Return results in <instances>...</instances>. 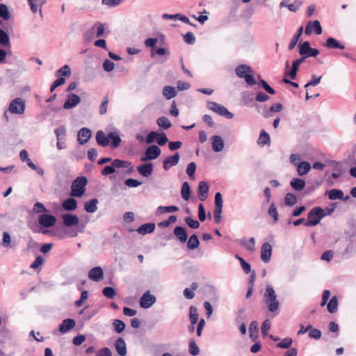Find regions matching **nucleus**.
I'll list each match as a JSON object with an SVG mask.
<instances>
[{
	"label": "nucleus",
	"mask_w": 356,
	"mask_h": 356,
	"mask_svg": "<svg viewBox=\"0 0 356 356\" xmlns=\"http://www.w3.org/2000/svg\"><path fill=\"white\" fill-rule=\"evenodd\" d=\"M0 245L4 248H11V236L7 232H3V237Z\"/></svg>",
	"instance_id": "obj_47"
},
{
	"label": "nucleus",
	"mask_w": 356,
	"mask_h": 356,
	"mask_svg": "<svg viewBox=\"0 0 356 356\" xmlns=\"http://www.w3.org/2000/svg\"><path fill=\"white\" fill-rule=\"evenodd\" d=\"M302 31H303V27L301 26L298 29V30L297 31L296 34L293 36V38L289 44V50H292L296 47L298 40L300 39V38L302 33Z\"/></svg>",
	"instance_id": "obj_41"
},
{
	"label": "nucleus",
	"mask_w": 356,
	"mask_h": 356,
	"mask_svg": "<svg viewBox=\"0 0 356 356\" xmlns=\"http://www.w3.org/2000/svg\"><path fill=\"white\" fill-rule=\"evenodd\" d=\"M112 165L114 166V168H127L131 166V162L128 161H123L120 159H114L112 161Z\"/></svg>",
	"instance_id": "obj_44"
},
{
	"label": "nucleus",
	"mask_w": 356,
	"mask_h": 356,
	"mask_svg": "<svg viewBox=\"0 0 356 356\" xmlns=\"http://www.w3.org/2000/svg\"><path fill=\"white\" fill-rule=\"evenodd\" d=\"M189 318L192 324H196L198 321L199 314L197 308L194 306L190 307Z\"/></svg>",
	"instance_id": "obj_49"
},
{
	"label": "nucleus",
	"mask_w": 356,
	"mask_h": 356,
	"mask_svg": "<svg viewBox=\"0 0 356 356\" xmlns=\"http://www.w3.org/2000/svg\"><path fill=\"white\" fill-rule=\"evenodd\" d=\"M272 255V246L268 243H264L261 249V259L268 263L270 261Z\"/></svg>",
	"instance_id": "obj_16"
},
{
	"label": "nucleus",
	"mask_w": 356,
	"mask_h": 356,
	"mask_svg": "<svg viewBox=\"0 0 356 356\" xmlns=\"http://www.w3.org/2000/svg\"><path fill=\"white\" fill-rule=\"evenodd\" d=\"M270 138L269 134L264 130L261 131L257 140L258 145L264 147L266 145H270Z\"/></svg>",
	"instance_id": "obj_38"
},
{
	"label": "nucleus",
	"mask_w": 356,
	"mask_h": 356,
	"mask_svg": "<svg viewBox=\"0 0 356 356\" xmlns=\"http://www.w3.org/2000/svg\"><path fill=\"white\" fill-rule=\"evenodd\" d=\"M223 206L222 196L220 193L218 192L215 195V209H222Z\"/></svg>",
	"instance_id": "obj_61"
},
{
	"label": "nucleus",
	"mask_w": 356,
	"mask_h": 356,
	"mask_svg": "<svg viewBox=\"0 0 356 356\" xmlns=\"http://www.w3.org/2000/svg\"><path fill=\"white\" fill-rule=\"evenodd\" d=\"M293 343V339L290 337H286L282 339L280 343L277 344V347L280 348H289Z\"/></svg>",
	"instance_id": "obj_54"
},
{
	"label": "nucleus",
	"mask_w": 356,
	"mask_h": 356,
	"mask_svg": "<svg viewBox=\"0 0 356 356\" xmlns=\"http://www.w3.org/2000/svg\"><path fill=\"white\" fill-rule=\"evenodd\" d=\"M56 222V218L52 215L42 214L38 218V223L43 227H52Z\"/></svg>",
	"instance_id": "obj_13"
},
{
	"label": "nucleus",
	"mask_w": 356,
	"mask_h": 356,
	"mask_svg": "<svg viewBox=\"0 0 356 356\" xmlns=\"http://www.w3.org/2000/svg\"><path fill=\"white\" fill-rule=\"evenodd\" d=\"M209 185L207 182L201 181L199 182L197 188L198 197L200 201L204 202L208 197Z\"/></svg>",
	"instance_id": "obj_20"
},
{
	"label": "nucleus",
	"mask_w": 356,
	"mask_h": 356,
	"mask_svg": "<svg viewBox=\"0 0 356 356\" xmlns=\"http://www.w3.org/2000/svg\"><path fill=\"white\" fill-rule=\"evenodd\" d=\"M92 135L91 130L88 128L83 127L78 132V141L80 145L86 144L89 139L90 138Z\"/></svg>",
	"instance_id": "obj_19"
},
{
	"label": "nucleus",
	"mask_w": 356,
	"mask_h": 356,
	"mask_svg": "<svg viewBox=\"0 0 356 356\" xmlns=\"http://www.w3.org/2000/svg\"><path fill=\"white\" fill-rule=\"evenodd\" d=\"M324 46L326 48L330 49H345V46L334 38H327L325 43L324 44Z\"/></svg>",
	"instance_id": "obj_28"
},
{
	"label": "nucleus",
	"mask_w": 356,
	"mask_h": 356,
	"mask_svg": "<svg viewBox=\"0 0 356 356\" xmlns=\"http://www.w3.org/2000/svg\"><path fill=\"white\" fill-rule=\"evenodd\" d=\"M338 308V298L336 296L331 298L329 302L327 303V309L330 313H335Z\"/></svg>",
	"instance_id": "obj_40"
},
{
	"label": "nucleus",
	"mask_w": 356,
	"mask_h": 356,
	"mask_svg": "<svg viewBox=\"0 0 356 356\" xmlns=\"http://www.w3.org/2000/svg\"><path fill=\"white\" fill-rule=\"evenodd\" d=\"M180 159V156L178 152H176L174 155L167 156L163 161V168L165 171H168L172 168L178 164Z\"/></svg>",
	"instance_id": "obj_12"
},
{
	"label": "nucleus",
	"mask_w": 356,
	"mask_h": 356,
	"mask_svg": "<svg viewBox=\"0 0 356 356\" xmlns=\"http://www.w3.org/2000/svg\"><path fill=\"white\" fill-rule=\"evenodd\" d=\"M96 140L99 145L102 147H106L109 144V137L106 136L104 132L99 130L96 134Z\"/></svg>",
	"instance_id": "obj_29"
},
{
	"label": "nucleus",
	"mask_w": 356,
	"mask_h": 356,
	"mask_svg": "<svg viewBox=\"0 0 356 356\" xmlns=\"http://www.w3.org/2000/svg\"><path fill=\"white\" fill-rule=\"evenodd\" d=\"M326 216L325 211L321 207H314L308 213V219L305 222L307 227L315 226L318 225L321 220Z\"/></svg>",
	"instance_id": "obj_4"
},
{
	"label": "nucleus",
	"mask_w": 356,
	"mask_h": 356,
	"mask_svg": "<svg viewBox=\"0 0 356 356\" xmlns=\"http://www.w3.org/2000/svg\"><path fill=\"white\" fill-rule=\"evenodd\" d=\"M103 295L108 298H113L116 293L115 289L111 286L105 287L102 291Z\"/></svg>",
	"instance_id": "obj_59"
},
{
	"label": "nucleus",
	"mask_w": 356,
	"mask_h": 356,
	"mask_svg": "<svg viewBox=\"0 0 356 356\" xmlns=\"http://www.w3.org/2000/svg\"><path fill=\"white\" fill-rule=\"evenodd\" d=\"M259 86H261L267 92H268L270 95H275V90L270 87L266 81L261 79L260 82L259 83Z\"/></svg>",
	"instance_id": "obj_63"
},
{
	"label": "nucleus",
	"mask_w": 356,
	"mask_h": 356,
	"mask_svg": "<svg viewBox=\"0 0 356 356\" xmlns=\"http://www.w3.org/2000/svg\"><path fill=\"white\" fill-rule=\"evenodd\" d=\"M305 61V58H300L293 60L292 68L289 72V76L291 79H295L296 78L297 72L300 65Z\"/></svg>",
	"instance_id": "obj_33"
},
{
	"label": "nucleus",
	"mask_w": 356,
	"mask_h": 356,
	"mask_svg": "<svg viewBox=\"0 0 356 356\" xmlns=\"http://www.w3.org/2000/svg\"><path fill=\"white\" fill-rule=\"evenodd\" d=\"M63 208L67 211H72L77 208V202L74 198H67L62 203Z\"/></svg>",
	"instance_id": "obj_30"
},
{
	"label": "nucleus",
	"mask_w": 356,
	"mask_h": 356,
	"mask_svg": "<svg viewBox=\"0 0 356 356\" xmlns=\"http://www.w3.org/2000/svg\"><path fill=\"white\" fill-rule=\"evenodd\" d=\"M177 94V91L175 87L170 86H165L163 89V95L167 99H170L175 97Z\"/></svg>",
	"instance_id": "obj_37"
},
{
	"label": "nucleus",
	"mask_w": 356,
	"mask_h": 356,
	"mask_svg": "<svg viewBox=\"0 0 356 356\" xmlns=\"http://www.w3.org/2000/svg\"><path fill=\"white\" fill-rule=\"evenodd\" d=\"M109 139L111 140V147L114 149L119 147L121 143V138L118 133L115 131H111L108 134Z\"/></svg>",
	"instance_id": "obj_36"
},
{
	"label": "nucleus",
	"mask_w": 356,
	"mask_h": 356,
	"mask_svg": "<svg viewBox=\"0 0 356 356\" xmlns=\"http://www.w3.org/2000/svg\"><path fill=\"white\" fill-rule=\"evenodd\" d=\"M10 44L8 35L2 29H0V45L6 47Z\"/></svg>",
	"instance_id": "obj_52"
},
{
	"label": "nucleus",
	"mask_w": 356,
	"mask_h": 356,
	"mask_svg": "<svg viewBox=\"0 0 356 356\" xmlns=\"http://www.w3.org/2000/svg\"><path fill=\"white\" fill-rule=\"evenodd\" d=\"M299 54L302 56L301 58L305 59L307 57H316L319 51L312 48L309 42L305 41L299 44Z\"/></svg>",
	"instance_id": "obj_6"
},
{
	"label": "nucleus",
	"mask_w": 356,
	"mask_h": 356,
	"mask_svg": "<svg viewBox=\"0 0 356 356\" xmlns=\"http://www.w3.org/2000/svg\"><path fill=\"white\" fill-rule=\"evenodd\" d=\"M153 164L152 163H147L139 165L137 168V171L141 176L144 177H148L152 175L153 172Z\"/></svg>",
	"instance_id": "obj_25"
},
{
	"label": "nucleus",
	"mask_w": 356,
	"mask_h": 356,
	"mask_svg": "<svg viewBox=\"0 0 356 356\" xmlns=\"http://www.w3.org/2000/svg\"><path fill=\"white\" fill-rule=\"evenodd\" d=\"M87 183L88 180L86 177H78L72 183L70 195L72 197H81L86 191Z\"/></svg>",
	"instance_id": "obj_2"
},
{
	"label": "nucleus",
	"mask_w": 356,
	"mask_h": 356,
	"mask_svg": "<svg viewBox=\"0 0 356 356\" xmlns=\"http://www.w3.org/2000/svg\"><path fill=\"white\" fill-rule=\"evenodd\" d=\"M155 229V225L154 223H145L142 225H140L139 227L137 228L136 231L138 233L142 235H145L147 234H150L153 232Z\"/></svg>",
	"instance_id": "obj_31"
},
{
	"label": "nucleus",
	"mask_w": 356,
	"mask_h": 356,
	"mask_svg": "<svg viewBox=\"0 0 356 356\" xmlns=\"http://www.w3.org/2000/svg\"><path fill=\"white\" fill-rule=\"evenodd\" d=\"M189 353L193 356H196L200 353V348L196 344L195 340L191 339L188 343Z\"/></svg>",
	"instance_id": "obj_46"
},
{
	"label": "nucleus",
	"mask_w": 356,
	"mask_h": 356,
	"mask_svg": "<svg viewBox=\"0 0 356 356\" xmlns=\"http://www.w3.org/2000/svg\"><path fill=\"white\" fill-rule=\"evenodd\" d=\"M282 109V105L280 103H277L271 106L268 111H264V112H262V115L266 118H268L271 116V113H277L281 111Z\"/></svg>",
	"instance_id": "obj_39"
},
{
	"label": "nucleus",
	"mask_w": 356,
	"mask_h": 356,
	"mask_svg": "<svg viewBox=\"0 0 356 356\" xmlns=\"http://www.w3.org/2000/svg\"><path fill=\"white\" fill-rule=\"evenodd\" d=\"M76 325V322L72 318H66L60 324L58 330L60 333L65 334L72 330Z\"/></svg>",
	"instance_id": "obj_17"
},
{
	"label": "nucleus",
	"mask_w": 356,
	"mask_h": 356,
	"mask_svg": "<svg viewBox=\"0 0 356 356\" xmlns=\"http://www.w3.org/2000/svg\"><path fill=\"white\" fill-rule=\"evenodd\" d=\"M200 245V241L196 234L192 235L188 242H187V248L189 250H194L197 248Z\"/></svg>",
	"instance_id": "obj_43"
},
{
	"label": "nucleus",
	"mask_w": 356,
	"mask_h": 356,
	"mask_svg": "<svg viewBox=\"0 0 356 356\" xmlns=\"http://www.w3.org/2000/svg\"><path fill=\"white\" fill-rule=\"evenodd\" d=\"M313 32H315L316 34L320 35L322 33V28L319 21H309L307 22L305 33L307 35H311Z\"/></svg>",
	"instance_id": "obj_11"
},
{
	"label": "nucleus",
	"mask_w": 356,
	"mask_h": 356,
	"mask_svg": "<svg viewBox=\"0 0 356 356\" xmlns=\"http://www.w3.org/2000/svg\"><path fill=\"white\" fill-rule=\"evenodd\" d=\"M156 300V297L147 291L140 299V305L143 309H148L155 303Z\"/></svg>",
	"instance_id": "obj_10"
},
{
	"label": "nucleus",
	"mask_w": 356,
	"mask_h": 356,
	"mask_svg": "<svg viewBox=\"0 0 356 356\" xmlns=\"http://www.w3.org/2000/svg\"><path fill=\"white\" fill-rule=\"evenodd\" d=\"M326 194L328 195L329 199L331 200H341L346 202L350 199L349 195L344 196L343 191L339 189H331L326 191Z\"/></svg>",
	"instance_id": "obj_15"
},
{
	"label": "nucleus",
	"mask_w": 356,
	"mask_h": 356,
	"mask_svg": "<svg viewBox=\"0 0 356 356\" xmlns=\"http://www.w3.org/2000/svg\"><path fill=\"white\" fill-rule=\"evenodd\" d=\"M46 1L47 0H27L31 12L33 13L39 12L41 16H42V7L46 3Z\"/></svg>",
	"instance_id": "obj_21"
},
{
	"label": "nucleus",
	"mask_w": 356,
	"mask_h": 356,
	"mask_svg": "<svg viewBox=\"0 0 356 356\" xmlns=\"http://www.w3.org/2000/svg\"><path fill=\"white\" fill-rule=\"evenodd\" d=\"M113 325L114 326L115 331L118 333H121L123 332L126 326L125 323L122 321L118 319L114 320Z\"/></svg>",
	"instance_id": "obj_53"
},
{
	"label": "nucleus",
	"mask_w": 356,
	"mask_h": 356,
	"mask_svg": "<svg viewBox=\"0 0 356 356\" xmlns=\"http://www.w3.org/2000/svg\"><path fill=\"white\" fill-rule=\"evenodd\" d=\"M207 108L217 114L226 118L227 119L233 118V114L229 112L224 106L214 102H209Z\"/></svg>",
	"instance_id": "obj_5"
},
{
	"label": "nucleus",
	"mask_w": 356,
	"mask_h": 356,
	"mask_svg": "<svg viewBox=\"0 0 356 356\" xmlns=\"http://www.w3.org/2000/svg\"><path fill=\"white\" fill-rule=\"evenodd\" d=\"M211 145L212 149L215 152H221L225 147V143L222 138L217 135L211 137Z\"/></svg>",
	"instance_id": "obj_23"
},
{
	"label": "nucleus",
	"mask_w": 356,
	"mask_h": 356,
	"mask_svg": "<svg viewBox=\"0 0 356 356\" xmlns=\"http://www.w3.org/2000/svg\"><path fill=\"white\" fill-rule=\"evenodd\" d=\"M124 184L129 188H136L140 186L142 182L132 178H129L125 180Z\"/></svg>",
	"instance_id": "obj_60"
},
{
	"label": "nucleus",
	"mask_w": 356,
	"mask_h": 356,
	"mask_svg": "<svg viewBox=\"0 0 356 356\" xmlns=\"http://www.w3.org/2000/svg\"><path fill=\"white\" fill-rule=\"evenodd\" d=\"M63 225L66 227L77 225L79 222V218L77 216L70 213L63 214L62 216Z\"/></svg>",
	"instance_id": "obj_24"
},
{
	"label": "nucleus",
	"mask_w": 356,
	"mask_h": 356,
	"mask_svg": "<svg viewBox=\"0 0 356 356\" xmlns=\"http://www.w3.org/2000/svg\"><path fill=\"white\" fill-rule=\"evenodd\" d=\"M81 102V98L77 95L70 93L67 95V99L63 104V108L66 110L76 107Z\"/></svg>",
	"instance_id": "obj_14"
},
{
	"label": "nucleus",
	"mask_w": 356,
	"mask_h": 356,
	"mask_svg": "<svg viewBox=\"0 0 356 356\" xmlns=\"http://www.w3.org/2000/svg\"><path fill=\"white\" fill-rule=\"evenodd\" d=\"M93 30L96 29V37L99 38L102 36L104 32V26L101 22H97L94 24L92 28Z\"/></svg>",
	"instance_id": "obj_57"
},
{
	"label": "nucleus",
	"mask_w": 356,
	"mask_h": 356,
	"mask_svg": "<svg viewBox=\"0 0 356 356\" xmlns=\"http://www.w3.org/2000/svg\"><path fill=\"white\" fill-rule=\"evenodd\" d=\"M236 74L241 79H244L249 86L256 84V80L252 76V68L247 65H240L235 70Z\"/></svg>",
	"instance_id": "obj_3"
},
{
	"label": "nucleus",
	"mask_w": 356,
	"mask_h": 356,
	"mask_svg": "<svg viewBox=\"0 0 356 356\" xmlns=\"http://www.w3.org/2000/svg\"><path fill=\"white\" fill-rule=\"evenodd\" d=\"M264 300L268 305V309L270 312H275L278 310L280 302L277 299L275 291L271 285L266 286V291L264 294Z\"/></svg>",
	"instance_id": "obj_1"
},
{
	"label": "nucleus",
	"mask_w": 356,
	"mask_h": 356,
	"mask_svg": "<svg viewBox=\"0 0 356 356\" xmlns=\"http://www.w3.org/2000/svg\"><path fill=\"white\" fill-rule=\"evenodd\" d=\"M311 170V165L307 161H301L297 165V172L300 176L307 174Z\"/></svg>",
	"instance_id": "obj_32"
},
{
	"label": "nucleus",
	"mask_w": 356,
	"mask_h": 356,
	"mask_svg": "<svg viewBox=\"0 0 356 356\" xmlns=\"http://www.w3.org/2000/svg\"><path fill=\"white\" fill-rule=\"evenodd\" d=\"M181 195L184 200H188L191 197V188L187 181L184 182L182 184Z\"/></svg>",
	"instance_id": "obj_42"
},
{
	"label": "nucleus",
	"mask_w": 356,
	"mask_h": 356,
	"mask_svg": "<svg viewBox=\"0 0 356 356\" xmlns=\"http://www.w3.org/2000/svg\"><path fill=\"white\" fill-rule=\"evenodd\" d=\"M290 185L295 191H300L305 187V181L300 178H293L291 180Z\"/></svg>",
	"instance_id": "obj_35"
},
{
	"label": "nucleus",
	"mask_w": 356,
	"mask_h": 356,
	"mask_svg": "<svg viewBox=\"0 0 356 356\" xmlns=\"http://www.w3.org/2000/svg\"><path fill=\"white\" fill-rule=\"evenodd\" d=\"M177 211H179V207L177 206H160L157 208V213L175 212Z\"/></svg>",
	"instance_id": "obj_55"
},
{
	"label": "nucleus",
	"mask_w": 356,
	"mask_h": 356,
	"mask_svg": "<svg viewBox=\"0 0 356 356\" xmlns=\"http://www.w3.org/2000/svg\"><path fill=\"white\" fill-rule=\"evenodd\" d=\"M161 153V149L156 145L149 146L145 151V154L140 158L141 161L154 160L157 159Z\"/></svg>",
	"instance_id": "obj_7"
},
{
	"label": "nucleus",
	"mask_w": 356,
	"mask_h": 356,
	"mask_svg": "<svg viewBox=\"0 0 356 356\" xmlns=\"http://www.w3.org/2000/svg\"><path fill=\"white\" fill-rule=\"evenodd\" d=\"M115 348L120 356H125L127 355V346L122 337L117 339L115 342Z\"/></svg>",
	"instance_id": "obj_26"
},
{
	"label": "nucleus",
	"mask_w": 356,
	"mask_h": 356,
	"mask_svg": "<svg viewBox=\"0 0 356 356\" xmlns=\"http://www.w3.org/2000/svg\"><path fill=\"white\" fill-rule=\"evenodd\" d=\"M97 356H112V352L109 348L105 347L97 350Z\"/></svg>",
	"instance_id": "obj_64"
},
{
	"label": "nucleus",
	"mask_w": 356,
	"mask_h": 356,
	"mask_svg": "<svg viewBox=\"0 0 356 356\" xmlns=\"http://www.w3.org/2000/svg\"><path fill=\"white\" fill-rule=\"evenodd\" d=\"M0 17L4 20H8L10 17V13L6 5L0 3Z\"/></svg>",
	"instance_id": "obj_51"
},
{
	"label": "nucleus",
	"mask_w": 356,
	"mask_h": 356,
	"mask_svg": "<svg viewBox=\"0 0 356 356\" xmlns=\"http://www.w3.org/2000/svg\"><path fill=\"white\" fill-rule=\"evenodd\" d=\"M196 170V164L194 162H191L186 168V173L192 179H195V172Z\"/></svg>",
	"instance_id": "obj_58"
},
{
	"label": "nucleus",
	"mask_w": 356,
	"mask_h": 356,
	"mask_svg": "<svg viewBox=\"0 0 356 356\" xmlns=\"http://www.w3.org/2000/svg\"><path fill=\"white\" fill-rule=\"evenodd\" d=\"M174 234L177 238L182 243L187 241L188 234L186 230L183 227L177 226L174 229Z\"/></svg>",
	"instance_id": "obj_27"
},
{
	"label": "nucleus",
	"mask_w": 356,
	"mask_h": 356,
	"mask_svg": "<svg viewBox=\"0 0 356 356\" xmlns=\"http://www.w3.org/2000/svg\"><path fill=\"white\" fill-rule=\"evenodd\" d=\"M56 74L57 76H59L60 77H61L62 76H70L71 75L70 67L68 65H65L59 70H58Z\"/></svg>",
	"instance_id": "obj_50"
},
{
	"label": "nucleus",
	"mask_w": 356,
	"mask_h": 356,
	"mask_svg": "<svg viewBox=\"0 0 356 356\" xmlns=\"http://www.w3.org/2000/svg\"><path fill=\"white\" fill-rule=\"evenodd\" d=\"M99 201L97 198L87 201L84 204V209L88 213H95L97 210Z\"/></svg>",
	"instance_id": "obj_34"
},
{
	"label": "nucleus",
	"mask_w": 356,
	"mask_h": 356,
	"mask_svg": "<svg viewBox=\"0 0 356 356\" xmlns=\"http://www.w3.org/2000/svg\"><path fill=\"white\" fill-rule=\"evenodd\" d=\"M103 277L104 271L100 266L92 268L88 273V277L94 282H99Z\"/></svg>",
	"instance_id": "obj_22"
},
{
	"label": "nucleus",
	"mask_w": 356,
	"mask_h": 356,
	"mask_svg": "<svg viewBox=\"0 0 356 356\" xmlns=\"http://www.w3.org/2000/svg\"><path fill=\"white\" fill-rule=\"evenodd\" d=\"M8 111L13 114H22L25 111V102L19 98L14 99L10 104Z\"/></svg>",
	"instance_id": "obj_8"
},
{
	"label": "nucleus",
	"mask_w": 356,
	"mask_h": 356,
	"mask_svg": "<svg viewBox=\"0 0 356 356\" xmlns=\"http://www.w3.org/2000/svg\"><path fill=\"white\" fill-rule=\"evenodd\" d=\"M297 202L296 196L291 193H288L286 194L284 197V203L286 205L291 207L293 206Z\"/></svg>",
	"instance_id": "obj_48"
},
{
	"label": "nucleus",
	"mask_w": 356,
	"mask_h": 356,
	"mask_svg": "<svg viewBox=\"0 0 356 356\" xmlns=\"http://www.w3.org/2000/svg\"><path fill=\"white\" fill-rule=\"evenodd\" d=\"M268 213L270 216L273 217L275 222H277L279 219L278 213L277 208L274 203H272L268 210Z\"/></svg>",
	"instance_id": "obj_56"
},
{
	"label": "nucleus",
	"mask_w": 356,
	"mask_h": 356,
	"mask_svg": "<svg viewBox=\"0 0 356 356\" xmlns=\"http://www.w3.org/2000/svg\"><path fill=\"white\" fill-rule=\"evenodd\" d=\"M156 123L161 128H163V129H168L172 126L170 120L164 116L159 118L156 120Z\"/></svg>",
	"instance_id": "obj_45"
},
{
	"label": "nucleus",
	"mask_w": 356,
	"mask_h": 356,
	"mask_svg": "<svg viewBox=\"0 0 356 356\" xmlns=\"http://www.w3.org/2000/svg\"><path fill=\"white\" fill-rule=\"evenodd\" d=\"M185 222L188 225V226H189L192 229H197L200 227V222L196 220H193L191 217H186L185 218Z\"/></svg>",
	"instance_id": "obj_62"
},
{
	"label": "nucleus",
	"mask_w": 356,
	"mask_h": 356,
	"mask_svg": "<svg viewBox=\"0 0 356 356\" xmlns=\"http://www.w3.org/2000/svg\"><path fill=\"white\" fill-rule=\"evenodd\" d=\"M19 157L22 161L26 162L27 165L35 170L40 176H43L44 171L42 168L36 166L29 157V153L26 149H22L19 152Z\"/></svg>",
	"instance_id": "obj_9"
},
{
	"label": "nucleus",
	"mask_w": 356,
	"mask_h": 356,
	"mask_svg": "<svg viewBox=\"0 0 356 356\" xmlns=\"http://www.w3.org/2000/svg\"><path fill=\"white\" fill-rule=\"evenodd\" d=\"M302 2L300 0H296L292 3H289V1L283 0L280 3V8H287L291 12L296 13L297 12L300 6H302Z\"/></svg>",
	"instance_id": "obj_18"
}]
</instances>
